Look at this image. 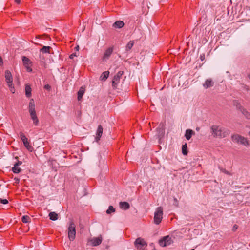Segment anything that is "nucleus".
<instances>
[{
    "label": "nucleus",
    "instance_id": "4be33fe9",
    "mask_svg": "<svg viewBox=\"0 0 250 250\" xmlns=\"http://www.w3.org/2000/svg\"><path fill=\"white\" fill-rule=\"evenodd\" d=\"M84 93V89L83 87H81L78 92V100L80 101Z\"/></svg>",
    "mask_w": 250,
    "mask_h": 250
},
{
    "label": "nucleus",
    "instance_id": "0eeeda50",
    "mask_svg": "<svg viewBox=\"0 0 250 250\" xmlns=\"http://www.w3.org/2000/svg\"><path fill=\"white\" fill-rule=\"evenodd\" d=\"M22 61L23 62L24 66H25V67L26 69V70L28 72H32V69L31 68V67L30 66V65L32 63V62L29 60V59L25 56H23L22 57Z\"/></svg>",
    "mask_w": 250,
    "mask_h": 250
},
{
    "label": "nucleus",
    "instance_id": "72a5a7b5",
    "mask_svg": "<svg viewBox=\"0 0 250 250\" xmlns=\"http://www.w3.org/2000/svg\"><path fill=\"white\" fill-rule=\"evenodd\" d=\"M220 170H221V171H222L223 172L226 173V174L230 175V172H229L228 171L226 170L225 169L220 168Z\"/></svg>",
    "mask_w": 250,
    "mask_h": 250
},
{
    "label": "nucleus",
    "instance_id": "7ed1b4c3",
    "mask_svg": "<svg viewBox=\"0 0 250 250\" xmlns=\"http://www.w3.org/2000/svg\"><path fill=\"white\" fill-rule=\"evenodd\" d=\"M231 138H232V140L234 142H236L237 143H240L245 146H247L249 145V142H248L247 139L246 138L242 137L239 135H238V134L233 135L231 136Z\"/></svg>",
    "mask_w": 250,
    "mask_h": 250
},
{
    "label": "nucleus",
    "instance_id": "1a4fd4ad",
    "mask_svg": "<svg viewBox=\"0 0 250 250\" xmlns=\"http://www.w3.org/2000/svg\"><path fill=\"white\" fill-rule=\"evenodd\" d=\"M134 245L137 248V249L141 250V248L139 247L140 245L141 246H146L147 244L143 239L139 237L137 238L135 241Z\"/></svg>",
    "mask_w": 250,
    "mask_h": 250
},
{
    "label": "nucleus",
    "instance_id": "a878e982",
    "mask_svg": "<svg viewBox=\"0 0 250 250\" xmlns=\"http://www.w3.org/2000/svg\"><path fill=\"white\" fill-rule=\"evenodd\" d=\"M51 49V47L50 46H43L42 48L40 49V52H42L43 53H50V49Z\"/></svg>",
    "mask_w": 250,
    "mask_h": 250
},
{
    "label": "nucleus",
    "instance_id": "c03bdc74",
    "mask_svg": "<svg viewBox=\"0 0 250 250\" xmlns=\"http://www.w3.org/2000/svg\"><path fill=\"white\" fill-rule=\"evenodd\" d=\"M237 227L236 226V225L234 226L233 229V230H236V229H237Z\"/></svg>",
    "mask_w": 250,
    "mask_h": 250
},
{
    "label": "nucleus",
    "instance_id": "6e6552de",
    "mask_svg": "<svg viewBox=\"0 0 250 250\" xmlns=\"http://www.w3.org/2000/svg\"><path fill=\"white\" fill-rule=\"evenodd\" d=\"M28 109L30 117L36 115V112L35 108L34 100L33 99H31L30 100Z\"/></svg>",
    "mask_w": 250,
    "mask_h": 250
},
{
    "label": "nucleus",
    "instance_id": "412c9836",
    "mask_svg": "<svg viewBox=\"0 0 250 250\" xmlns=\"http://www.w3.org/2000/svg\"><path fill=\"white\" fill-rule=\"evenodd\" d=\"M40 61L41 63V65L43 66L44 67H46V64L45 63V59L44 55L40 54L39 55Z\"/></svg>",
    "mask_w": 250,
    "mask_h": 250
},
{
    "label": "nucleus",
    "instance_id": "4468645a",
    "mask_svg": "<svg viewBox=\"0 0 250 250\" xmlns=\"http://www.w3.org/2000/svg\"><path fill=\"white\" fill-rule=\"evenodd\" d=\"M214 85V82L211 79H207L205 83L203 84L204 87L206 89L211 87Z\"/></svg>",
    "mask_w": 250,
    "mask_h": 250
},
{
    "label": "nucleus",
    "instance_id": "423d86ee",
    "mask_svg": "<svg viewBox=\"0 0 250 250\" xmlns=\"http://www.w3.org/2000/svg\"><path fill=\"white\" fill-rule=\"evenodd\" d=\"M172 242L171 238L167 235L164 237L162 239L159 240V244L161 246L166 247L169 245Z\"/></svg>",
    "mask_w": 250,
    "mask_h": 250
},
{
    "label": "nucleus",
    "instance_id": "6ab92c4d",
    "mask_svg": "<svg viewBox=\"0 0 250 250\" xmlns=\"http://www.w3.org/2000/svg\"><path fill=\"white\" fill-rule=\"evenodd\" d=\"M120 207L121 208L126 210L129 208L130 205L129 203L126 202H121L120 203Z\"/></svg>",
    "mask_w": 250,
    "mask_h": 250
},
{
    "label": "nucleus",
    "instance_id": "e433bc0d",
    "mask_svg": "<svg viewBox=\"0 0 250 250\" xmlns=\"http://www.w3.org/2000/svg\"><path fill=\"white\" fill-rule=\"evenodd\" d=\"M14 180L15 181V183L17 184H18L20 182V179L19 178L15 177L14 178Z\"/></svg>",
    "mask_w": 250,
    "mask_h": 250
},
{
    "label": "nucleus",
    "instance_id": "dca6fc26",
    "mask_svg": "<svg viewBox=\"0 0 250 250\" xmlns=\"http://www.w3.org/2000/svg\"><path fill=\"white\" fill-rule=\"evenodd\" d=\"M241 111V113L245 116L247 119H250V113L247 111L245 109L241 107L240 105L238 107Z\"/></svg>",
    "mask_w": 250,
    "mask_h": 250
},
{
    "label": "nucleus",
    "instance_id": "4c0bfd02",
    "mask_svg": "<svg viewBox=\"0 0 250 250\" xmlns=\"http://www.w3.org/2000/svg\"><path fill=\"white\" fill-rule=\"evenodd\" d=\"M22 164V162L21 161H18V162H17L14 165L16 166H19L20 165H21Z\"/></svg>",
    "mask_w": 250,
    "mask_h": 250
},
{
    "label": "nucleus",
    "instance_id": "9d476101",
    "mask_svg": "<svg viewBox=\"0 0 250 250\" xmlns=\"http://www.w3.org/2000/svg\"><path fill=\"white\" fill-rule=\"evenodd\" d=\"M102 237L101 235H100L98 237H94L92 238L90 241L91 243V244L93 246H97L99 245L102 241Z\"/></svg>",
    "mask_w": 250,
    "mask_h": 250
},
{
    "label": "nucleus",
    "instance_id": "37998d69",
    "mask_svg": "<svg viewBox=\"0 0 250 250\" xmlns=\"http://www.w3.org/2000/svg\"><path fill=\"white\" fill-rule=\"evenodd\" d=\"M75 49L77 50V51H78L79 49V46L78 45H77V46L75 47Z\"/></svg>",
    "mask_w": 250,
    "mask_h": 250
},
{
    "label": "nucleus",
    "instance_id": "58836bf2",
    "mask_svg": "<svg viewBox=\"0 0 250 250\" xmlns=\"http://www.w3.org/2000/svg\"><path fill=\"white\" fill-rule=\"evenodd\" d=\"M74 56H77V55L76 53H73L69 56V58L70 59H73Z\"/></svg>",
    "mask_w": 250,
    "mask_h": 250
},
{
    "label": "nucleus",
    "instance_id": "5701e85b",
    "mask_svg": "<svg viewBox=\"0 0 250 250\" xmlns=\"http://www.w3.org/2000/svg\"><path fill=\"white\" fill-rule=\"evenodd\" d=\"M194 133V132L191 129H187L186 131L185 137L187 140H189Z\"/></svg>",
    "mask_w": 250,
    "mask_h": 250
},
{
    "label": "nucleus",
    "instance_id": "cd10ccee",
    "mask_svg": "<svg viewBox=\"0 0 250 250\" xmlns=\"http://www.w3.org/2000/svg\"><path fill=\"white\" fill-rule=\"evenodd\" d=\"M31 119L33 121V124L35 125H39V120H38V117L37 116V115H35V116H33L32 117H31Z\"/></svg>",
    "mask_w": 250,
    "mask_h": 250
},
{
    "label": "nucleus",
    "instance_id": "20e7f679",
    "mask_svg": "<svg viewBox=\"0 0 250 250\" xmlns=\"http://www.w3.org/2000/svg\"><path fill=\"white\" fill-rule=\"evenodd\" d=\"M163 208L161 207H159L157 208L156 210L154 213V221L156 224H159L163 218Z\"/></svg>",
    "mask_w": 250,
    "mask_h": 250
},
{
    "label": "nucleus",
    "instance_id": "7c9ffc66",
    "mask_svg": "<svg viewBox=\"0 0 250 250\" xmlns=\"http://www.w3.org/2000/svg\"><path fill=\"white\" fill-rule=\"evenodd\" d=\"M115 212V208L112 206H110L108 209L106 210V213L107 214H110L111 212Z\"/></svg>",
    "mask_w": 250,
    "mask_h": 250
},
{
    "label": "nucleus",
    "instance_id": "393cba45",
    "mask_svg": "<svg viewBox=\"0 0 250 250\" xmlns=\"http://www.w3.org/2000/svg\"><path fill=\"white\" fill-rule=\"evenodd\" d=\"M134 43V41H130L125 46V51L126 52L130 51L132 48Z\"/></svg>",
    "mask_w": 250,
    "mask_h": 250
},
{
    "label": "nucleus",
    "instance_id": "2f4dec72",
    "mask_svg": "<svg viewBox=\"0 0 250 250\" xmlns=\"http://www.w3.org/2000/svg\"><path fill=\"white\" fill-rule=\"evenodd\" d=\"M8 86H9V87L10 88V91L12 93H15V88H14V87L13 86V83L8 84Z\"/></svg>",
    "mask_w": 250,
    "mask_h": 250
},
{
    "label": "nucleus",
    "instance_id": "a19ab883",
    "mask_svg": "<svg viewBox=\"0 0 250 250\" xmlns=\"http://www.w3.org/2000/svg\"><path fill=\"white\" fill-rule=\"evenodd\" d=\"M200 59L201 60V61H203L204 59H205V56L204 55H200Z\"/></svg>",
    "mask_w": 250,
    "mask_h": 250
},
{
    "label": "nucleus",
    "instance_id": "473e14b6",
    "mask_svg": "<svg viewBox=\"0 0 250 250\" xmlns=\"http://www.w3.org/2000/svg\"><path fill=\"white\" fill-rule=\"evenodd\" d=\"M124 72L122 71H119L117 74L114 76V77L120 79L122 76L123 75Z\"/></svg>",
    "mask_w": 250,
    "mask_h": 250
},
{
    "label": "nucleus",
    "instance_id": "9b49d317",
    "mask_svg": "<svg viewBox=\"0 0 250 250\" xmlns=\"http://www.w3.org/2000/svg\"><path fill=\"white\" fill-rule=\"evenodd\" d=\"M103 128L102 125H99L98 126V128H97V132H96V136L95 137V141L97 142H98V141L100 140V138L101 137L102 135L103 134Z\"/></svg>",
    "mask_w": 250,
    "mask_h": 250
},
{
    "label": "nucleus",
    "instance_id": "b1692460",
    "mask_svg": "<svg viewBox=\"0 0 250 250\" xmlns=\"http://www.w3.org/2000/svg\"><path fill=\"white\" fill-rule=\"evenodd\" d=\"M109 72L108 71H104L102 73L100 79L101 81H105L108 77Z\"/></svg>",
    "mask_w": 250,
    "mask_h": 250
},
{
    "label": "nucleus",
    "instance_id": "39448f33",
    "mask_svg": "<svg viewBox=\"0 0 250 250\" xmlns=\"http://www.w3.org/2000/svg\"><path fill=\"white\" fill-rule=\"evenodd\" d=\"M20 137L25 147L29 151L32 152L33 150V147L29 144L27 138L22 132H20Z\"/></svg>",
    "mask_w": 250,
    "mask_h": 250
},
{
    "label": "nucleus",
    "instance_id": "a211bd4d",
    "mask_svg": "<svg viewBox=\"0 0 250 250\" xmlns=\"http://www.w3.org/2000/svg\"><path fill=\"white\" fill-rule=\"evenodd\" d=\"M124 25V23L122 21H117L116 22H115L113 24V27H114L115 28H122Z\"/></svg>",
    "mask_w": 250,
    "mask_h": 250
},
{
    "label": "nucleus",
    "instance_id": "79ce46f5",
    "mask_svg": "<svg viewBox=\"0 0 250 250\" xmlns=\"http://www.w3.org/2000/svg\"><path fill=\"white\" fill-rule=\"evenodd\" d=\"M15 1L18 4H20L21 2V0H15Z\"/></svg>",
    "mask_w": 250,
    "mask_h": 250
},
{
    "label": "nucleus",
    "instance_id": "49530a36",
    "mask_svg": "<svg viewBox=\"0 0 250 250\" xmlns=\"http://www.w3.org/2000/svg\"><path fill=\"white\" fill-rule=\"evenodd\" d=\"M248 77L250 79V74L248 75Z\"/></svg>",
    "mask_w": 250,
    "mask_h": 250
},
{
    "label": "nucleus",
    "instance_id": "f03ea898",
    "mask_svg": "<svg viewBox=\"0 0 250 250\" xmlns=\"http://www.w3.org/2000/svg\"><path fill=\"white\" fill-rule=\"evenodd\" d=\"M75 225L74 223L71 221L70 222L68 228V236L69 239L72 241H73L76 236V229H75Z\"/></svg>",
    "mask_w": 250,
    "mask_h": 250
},
{
    "label": "nucleus",
    "instance_id": "2eb2a0df",
    "mask_svg": "<svg viewBox=\"0 0 250 250\" xmlns=\"http://www.w3.org/2000/svg\"><path fill=\"white\" fill-rule=\"evenodd\" d=\"M25 95L27 98H30L31 95V88L30 85L26 84L25 87Z\"/></svg>",
    "mask_w": 250,
    "mask_h": 250
},
{
    "label": "nucleus",
    "instance_id": "c9c22d12",
    "mask_svg": "<svg viewBox=\"0 0 250 250\" xmlns=\"http://www.w3.org/2000/svg\"><path fill=\"white\" fill-rule=\"evenodd\" d=\"M44 88L48 90H50L51 86L49 84H46L44 85Z\"/></svg>",
    "mask_w": 250,
    "mask_h": 250
},
{
    "label": "nucleus",
    "instance_id": "f704fd0d",
    "mask_svg": "<svg viewBox=\"0 0 250 250\" xmlns=\"http://www.w3.org/2000/svg\"><path fill=\"white\" fill-rule=\"evenodd\" d=\"M0 203L3 204H6L8 203V201L7 199H0Z\"/></svg>",
    "mask_w": 250,
    "mask_h": 250
},
{
    "label": "nucleus",
    "instance_id": "ea45409f",
    "mask_svg": "<svg viewBox=\"0 0 250 250\" xmlns=\"http://www.w3.org/2000/svg\"><path fill=\"white\" fill-rule=\"evenodd\" d=\"M0 65L1 66L3 65V60L1 56H0Z\"/></svg>",
    "mask_w": 250,
    "mask_h": 250
},
{
    "label": "nucleus",
    "instance_id": "de8ad7c7",
    "mask_svg": "<svg viewBox=\"0 0 250 250\" xmlns=\"http://www.w3.org/2000/svg\"><path fill=\"white\" fill-rule=\"evenodd\" d=\"M248 134H249V136H250V131L249 132Z\"/></svg>",
    "mask_w": 250,
    "mask_h": 250
},
{
    "label": "nucleus",
    "instance_id": "c85d7f7f",
    "mask_svg": "<svg viewBox=\"0 0 250 250\" xmlns=\"http://www.w3.org/2000/svg\"><path fill=\"white\" fill-rule=\"evenodd\" d=\"M12 171L15 173H19L21 172V169L18 167V166H16L14 165V167L12 168Z\"/></svg>",
    "mask_w": 250,
    "mask_h": 250
},
{
    "label": "nucleus",
    "instance_id": "a18cd8bd",
    "mask_svg": "<svg viewBox=\"0 0 250 250\" xmlns=\"http://www.w3.org/2000/svg\"><path fill=\"white\" fill-rule=\"evenodd\" d=\"M196 129L197 131H199L200 130V128L199 127H197Z\"/></svg>",
    "mask_w": 250,
    "mask_h": 250
},
{
    "label": "nucleus",
    "instance_id": "c756f323",
    "mask_svg": "<svg viewBox=\"0 0 250 250\" xmlns=\"http://www.w3.org/2000/svg\"><path fill=\"white\" fill-rule=\"evenodd\" d=\"M30 219V217L27 215L23 216L22 217V221L24 223H28Z\"/></svg>",
    "mask_w": 250,
    "mask_h": 250
},
{
    "label": "nucleus",
    "instance_id": "f3484780",
    "mask_svg": "<svg viewBox=\"0 0 250 250\" xmlns=\"http://www.w3.org/2000/svg\"><path fill=\"white\" fill-rule=\"evenodd\" d=\"M120 79L114 77L112 81V86L114 89H116L117 88V86L120 82Z\"/></svg>",
    "mask_w": 250,
    "mask_h": 250
},
{
    "label": "nucleus",
    "instance_id": "bb28decb",
    "mask_svg": "<svg viewBox=\"0 0 250 250\" xmlns=\"http://www.w3.org/2000/svg\"><path fill=\"white\" fill-rule=\"evenodd\" d=\"M188 147L187 145L185 143L184 145H182V152L184 155H187L188 154Z\"/></svg>",
    "mask_w": 250,
    "mask_h": 250
},
{
    "label": "nucleus",
    "instance_id": "aec40b11",
    "mask_svg": "<svg viewBox=\"0 0 250 250\" xmlns=\"http://www.w3.org/2000/svg\"><path fill=\"white\" fill-rule=\"evenodd\" d=\"M49 217L50 220L56 221L58 218V215L55 212H50L49 213Z\"/></svg>",
    "mask_w": 250,
    "mask_h": 250
},
{
    "label": "nucleus",
    "instance_id": "f8f14e48",
    "mask_svg": "<svg viewBox=\"0 0 250 250\" xmlns=\"http://www.w3.org/2000/svg\"><path fill=\"white\" fill-rule=\"evenodd\" d=\"M113 47H111L108 48L104 52V55L103 56V60H107L109 59V57L111 55L113 52Z\"/></svg>",
    "mask_w": 250,
    "mask_h": 250
},
{
    "label": "nucleus",
    "instance_id": "f257e3e1",
    "mask_svg": "<svg viewBox=\"0 0 250 250\" xmlns=\"http://www.w3.org/2000/svg\"><path fill=\"white\" fill-rule=\"evenodd\" d=\"M210 130L211 135L214 137H218L220 138H224L228 134V133L225 131L224 128L217 125L211 126Z\"/></svg>",
    "mask_w": 250,
    "mask_h": 250
},
{
    "label": "nucleus",
    "instance_id": "ddd939ff",
    "mask_svg": "<svg viewBox=\"0 0 250 250\" xmlns=\"http://www.w3.org/2000/svg\"><path fill=\"white\" fill-rule=\"evenodd\" d=\"M5 77L7 83L8 84L11 83L13 82V78L11 72L6 70L5 72Z\"/></svg>",
    "mask_w": 250,
    "mask_h": 250
}]
</instances>
